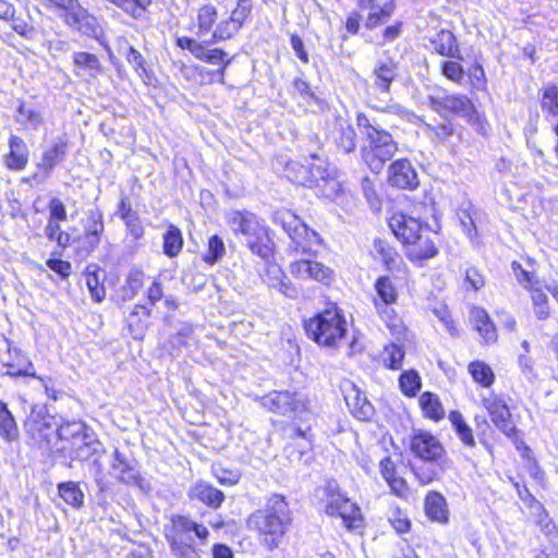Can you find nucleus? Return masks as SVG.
<instances>
[{"mask_svg": "<svg viewBox=\"0 0 558 558\" xmlns=\"http://www.w3.org/2000/svg\"><path fill=\"white\" fill-rule=\"evenodd\" d=\"M385 357L384 362L385 365L390 369H400L402 366V361L404 359V351L402 347L390 343L389 345L385 347Z\"/></svg>", "mask_w": 558, "mask_h": 558, "instance_id": "nucleus-58", "label": "nucleus"}, {"mask_svg": "<svg viewBox=\"0 0 558 558\" xmlns=\"http://www.w3.org/2000/svg\"><path fill=\"white\" fill-rule=\"evenodd\" d=\"M234 232L241 236V241L250 248V251L268 259L272 254V243L268 235L267 229L262 226L254 216H243L238 214L233 219Z\"/></svg>", "mask_w": 558, "mask_h": 558, "instance_id": "nucleus-10", "label": "nucleus"}, {"mask_svg": "<svg viewBox=\"0 0 558 558\" xmlns=\"http://www.w3.org/2000/svg\"><path fill=\"white\" fill-rule=\"evenodd\" d=\"M73 73L76 76L96 78L104 72L99 58L87 51H76L72 56Z\"/></svg>", "mask_w": 558, "mask_h": 558, "instance_id": "nucleus-28", "label": "nucleus"}, {"mask_svg": "<svg viewBox=\"0 0 558 558\" xmlns=\"http://www.w3.org/2000/svg\"><path fill=\"white\" fill-rule=\"evenodd\" d=\"M211 45L213 44H207V39L203 40L196 59L211 65H219L216 73L222 78L232 58H229L228 53L221 48H209Z\"/></svg>", "mask_w": 558, "mask_h": 558, "instance_id": "nucleus-33", "label": "nucleus"}, {"mask_svg": "<svg viewBox=\"0 0 558 558\" xmlns=\"http://www.w3.org/2000/svg\"><path fill=\"white\" fill-rule=\"evenodd\" d=\"M187 497L190 500L199 501L214 510L220 508L226 499L222 490L202 480L190 486Z\"/></svg>", "mask_w": 558, "mask_h": 558, "instance_id": "nucleus-23", "label": "nucleus"}, {"mask_svg": "<svg viewBox=\"0 0 558 558\" xmlns=\"http://www.w3.org/2000/svg\"><path fill=\"white\" fill-rule=\"evenodd\" d=\"M143 283V270L140 268H132L128 274L124 284L121 286V288L118 290V298L121 300V302L132 300L142 289Z\"/></svg>", "mask_w": 558, "mask_h": 558, "instance_id": "nucleus-39", "label": "nucleus"}, {"mask_svg": "<svg viewBox=\"0 0 558 558\" xmlns=\"http://www.w3.org/2000/svg\"><path fill=\"white\" fill-rule=\"evenodd\" d=\"M262 405L269 412L294 418L306 410V399L296 391H271L260 400Z\"/></svg>", "mask_w": 558, "mask_h": 558, "instance_id": "nucleus-14", "label": "nucleus"}, {"mask_svg": "<svg viewBox=\"0 0 558 558\" xmlns=\"http://www.w3.org/2000/svg\"><path fill=\"white\" fill-rule=\"evenodd\" d=\"M373 248L377 257H379L387 270L392 271L398 269L401 262L400 255L397 251L385 240L375 239Z\"/></svg>", "mask_w": 558, "mask_h": 558, "instance_id": "nucleus-40", "label": "nucleus"}, {"mask_svg": "<svg viewBox=\"0 0 558 558\" xmlns=\"http://www.w3.org/2000/svg\"><path fill=\"white\" fill-rule=\"evenodd\" d=\"M241 28L242 27L232 21L231 17L222 20L216 25L210 38L207 39V44H217L228 40L236 35Z\"/></svg>", "mask_w": 558, "mask_h": 558, "instance_id": "nucleus-49", "label": "nucleus"}, {"mask_svg": "<svg viewBox=\"0 0 558 558\" xmlns=\"http://www.w3.org/2000/svg\"><path fill=\"white\" fill-rule=\"evenodd\" d=\"M345 403L351 414L360 421H369L375 414V408L365 393L352 381L342 385Z\"/></svg>", "mask_w": 558, "mask_h": 558, "instance_id": "nucleus-18", "label": "nucleus"}, {"mask_svg": "<svg viewBox=\"0 0 558 558\" xmlns=\"http://www.w3.org/2000/svg\"><path fill=\"white\" fill-rule=\"evenodd\" d=\"M512 271L520 284H522L524 288L530 289V291L534 288H536V284L538 283L535 280V276L533 272H530L525 270L522 265L519 262H512L511 264Z\"/></svg>", "mask_w": 558, "mask_h": 558, "instance_id": "nucleus-60", "label": "nucleus"}, {"mask_svg": "<svg viewBox=\"0 0 558 558\" xmlns=\"http://www.w3.org/2000/svg\"><path fill=\"white\" fill-rule=\"evenodd\" d=\"M399 75L398 62L392 59L380 61L373 70L374 87L381 94H390L392 82Z\"/></svg>", "mask_w": 558, "mask_h": 558, "instance_id": "nucleus-27", "label": "nucleus"}, {"mask_svg": "<svg viewBox=\"0 0 558 558\" xmlns=\"http://www.w3.org/2000/svg\"><path fill=\"white\" fill-rule=\"evenodd\" d=\"M449 421L461 442L465 447L473 448L475 446L473 430L464 421L463 415L459 411H451Z\"/></svg>", "mask_w": 558, "mask_h": 558, "instance_id": "nucleus-45", "label": "nucleus"}, {"mask_svg": "<svg viewBox=\"0 0 558 558\" xmlns=\"http://www.w3.org/2000/svg\"><path fill=\"white\" fill-rule=\"evenodd\" d=\"M19 427L7 403L0 400V436L12 442L19 439Z\"/></svg>", "mask_w": 558, "mask_h": 558, "instance_id": "nucleus-42", "label": "nucleus"}, {"mask_svg": "<svg viewBox=\"0 0 558 558\" xmlns=\"http://www.w3.org/2000/svg\"><path fill=\"white\" fill-rule=\"evenodd\" d=\"M308 159V171L311 175V189L317 187L328 198L339 195L341 185L336 178V169L330 166L326 158L317 153L311 154Z\"/></svg>", "mask_w": 558, "mask_h": 558, "instance_id": "nucleus-12", "label": "nucleus"}, {"mask_svg": "<svg viewBox=\"0 0 558 558\" xmlns=\"http://www.w3.org/2000/svg\"><path fill=\"white\" fill-rule=\"evenodd\" d=\"M291 272L302 279L311 278L324 284H329L333 277V271L318 262L310 259H300L291 264Z\"/></svg>", "mask_w": 558, "mask_h": 558, "instance_id": "nucleus-22", "label": "nucleus"}, {"mask_svg": "<svg viewBox=\"0 0 558 558\" xmlns=\"http://www.w3.org/2000/svg\"><path fill=\"white\" fill-rule=\"evenodd\" d=\"M17 113L21 118H17V122L20 123H28L32 128L37 129L41 122V116L39 112L34 110L31 107H27L24 102H21L17 108Z\"/></svg>", "mask_w": 558, "mask_h": 558, "instance_id": "nucleus-62", "label": "nucleus"}, {"mask_svg": "<svg viewBox=\"0 0 558 558\" xmlns=\"http://www.w3.org/2000/svg\"><path fill=\"white\" fill-rule=\"evenodd\" d=\"M531 299L533 302L534 314L538 319H546L549 317L550 311L548 306L547 295L542 291L541 288H534L531 290Z\"/></svg>", "mask_w": 558, "mask_h": 558, "instance_id": "nucleus-55", "label": "nucleus"}, {"mask_svg": "<svg viewBox=\"0 0 558 558\" xmlns=\"http://www.w3.org/2000/svg\"><path fill=\"white\" fill-rule=\"evenodd\" d=\"M441 74L449 81L453 83L461 84L464 80V69L463 66L454 60H446L441 62L440 65Z\"/></svg>", "mask_w": 558, "mask_h": 558, "instance_id": "nucleus-57", "label": "nucleus"}, {"mask_svg": "<svg viewBox=\"0 0 558 558\" xmlns=\"http://www.w3.org/2000/svg\"><path fill=\"white\" fill-rule=\"evenodd\" d=\"M271 221L283 229L295 244L296 251L307 253L311 251L313 243L320 242L319 234L290 209L281 208L274 210L271 213Z\"/></svg>", "mask_w": 558, "mask_h": 558, "instance_id": "nucleus-8", "label": "nucleus"}, {"mask_svg": "<svg viewBox=\"0 0 558 558\" xmlns=\"http://www.w3.org/2000/svg\"><path fill=\"white\" fill-rule=\"evenodd\" d=\"M56 451L69 458L70 461H92L97 457H102L106 453L104 444L98 439L95 432L92 429L89 433L83 435L81 439L75 442L69 450L62 446L56 448Z\"/></svg>", "mask_w": 558, "mask_h": 558, "instance_id": "nucleus-15", "label": "nucleus"}, {"mask_svg": "<svg viewBox=\"0 0 558 558\" xmlns=\"http://www.w3.org/2000/svg\"><path fill=\"white\" fill-rule=\"evenodd\" d=\"M29 150L24 140L17 135L9 138V153L4 156V165L13 171L24 170L28 163Z\"/></svg>", "mask_w": 558, "mask_h": 558, "instance_id": "nucleus-26", "label": "nucleus"}, {"mask_svg": "<svg viewBox=\"0 0 558 558\" xmlns=\"http://www.w3.org/2000/svg\"><path fill=\"white\" fill-rule=\"evenodd\" d=\"M424 511L426 517L438 523L449 521V509L446 498L438 492L430 490L424 499Z\"/></svg>", "mask_w": 558, "mask_h": 558, "instance_id": "nucleus-31", "label": "nucleus"}, {"mask_svg": "<svg viewBox=\"0 0 558 558\" xmlns=\"http://www.w3.org/2000/svg\"><path fill=\"white\" fill-rule=\"evenodd\" d=\"M331 137L338 154L349 155L355 151L356 132L348 121L343 119L337 120Z\"/></svg>", "mask_w": 558, "mask_h": 558, "instance_id": "nucleus-25", "label": "nucleus"}, {"mask_svg": "<svg viewBox=\"0 0 558 558\" xmlns=\"http://www.w3.org/2000/svg\"><path fill=\"white\" fill-rule=\"evenodd\" d=\"M214 475L219 484L225 486H233L239 483L241 473L238 470H227L223 468H214Z\"/></svg>", "mask_w": 558, "mask_h": 558, "instance_id": "nucleus-64", "label": "nucleus"}, {"mask_svg": "<svg viewBox=\"0 0 558 558\" xmlns=\"http://www.w3.org/2000/svg\"><path fill=\"white\" fill-rule=\"evenodd\" d=\"M308 159L305 163L299 161H289L286 166V173L289 180L305 187L311 189V175L308 174Z\"/></svg>", "mask_w": 558, "mask_h": 558, "instance_id": "nucleus-47", "label": "nucleus"}, {"mask_svg": "<svg viewBox=\"0 0 558 558\" xmlns=\"http://www.w3.org/2000/svg\"><path fill=\"white\" fill-rule=\"evenodd\" d=\"M426 104L429 109L438 113L442 119L448 118V116L462 118L477 134L487 136L489 133L490 128L485 116L475 108L473 101L466 95L441 92L428 95Z\"/></svg>", "mask_w": 558, "mask_h": 558, "instance_id": "nucleus-5", "label": "nucleus"}, {"mask_svg": "<svg viewBox=\"0 0 558 558\" xmlns=\"http://www.w3.org/2000/svg\"><path fill=\"white\" fill-rule=\"evenodd\" d=\"M105 277V271L98 269L96 266H94L93 270L90 269V266L86 268V286L90 298L96 303H101L106 298V288L104 286Z\"/></svg>", "mask_w": 558, "mask_h": 558, "instance_id": "nucleus-38", "label": "nucleus"}, {"mask_svg": "<svg viewBox=\"0 0 558 558\" xmlns=\"http://www.w3.org/2000/svg\"><path fill=\"white\" fill-rule=\"evenodd\" d=\"M184 244L182 231L174 225H169L162 234V252L169 258L177 257Z\"/></svg>", "mask_w": 558, "mask_h": 558, "instance_id": "nucleus-37", "label": "nucleus"}, {"mask_svg": "<svg viewBox=\"0 0 558 558\" xmlns=\"http://www.w3.org/2000/svg\"><path fill=\"white\" fill-rule=\"evenodd\" d=\"M292 85L296 93H299L304 98H308L307 104L315 105L319 110L326 109V101L312 90L310 84L305 80L302 77H295Z\"/></svg>", "mask_w": 558, "mask_h": 558, "instance_id": "nucleus-53", "label": "nucleus"}, {"mask_svg": "<svg viewBox=\"0 0 558 558\" xmlns=\"http://www.w3.org/2000/svg\"><path fill=\"white\" fill-rule=\"evenodd\" d=\"M389 228L405 247V255L410 260L422 262L438 254L432 238L436 235V231L426 222L403 213H396L389 219Z\"/></svg>", "mask_w": 558, "mask_h": 558, "instance_id": "nucleus-3", "label": "nucleus"}, {"mask_svg": "<svg viewBox=\"0 0 558 558\" xmlns=\"http://www.w3.org/2000/svg\"><path fill=\"white\" fill-rule=\"evenodd\" d=\"M420 405L424 415L435 422L445 416V410L437 395L425 391L420 397Z\"/></svg>", "mask_w": 558, "mask_h": 558, "instance_id": "nucleus-44", "label": "nucleus"}, {"mask_svg": "<svg viewBox=\"0 0 558 558\" xmlns=\"http://www.w3.org/2000/svg\"><path fill=\"white\" fill-rule=\"evenodd\" d=\"M428 48L437 54L454 60H463L456 35L448 29H440L428 38Z\"/></svg>", "mask_w": 558, "mask_h": 558, "instance_id": "nucleus-21", "label": "nucleus"}, {"mask_svg": "<svg viewBox=\"0 0 558 558\" xmlns=\"http://www.w3.org/2000/svg\"><path fill=\"white\" fill-rule=\"evenodd\" d=\"M123 56L132 65L133 70L136 74L142 78L145 85H153L155 81L154 72L148 69L147 62L143 54L133 46H131L128 41H125V50L123 51Z\"/></svg>", "mask_w": 558, "mask_h": 558, "instance_id": "nucleus-34", "label": "nucleus"}, {"mask_svg": "<svg viewBox=\"0 0 558 558\" xmlns=\"http://www.w3.org/2000/svg\"><path fill=\"white\" fill-rule=\"evenodd\" d=\"M426 128L440 142H446L454 134V124L448 118L437 124H426Z\"/></svg>", "mask_w": 558, "mask_h": 558, "instance_id": "nucleus-59", "label": "nucleus"}, {"mask_svg": "<svg viewBox=\"0 0 558 558\" xmlns=\"http://www.w3.org/2000/svg\"><path fill=\"white\" fill-rule=\"evenodd\" d=\"M59 416L49 413L47 404H34L24 427L45 450H52L57 440Z\"/></svg>", "mask_w": 558, "mask_h": 558, "instance_id": "nucleus-9", "label": "nucleus"}, {"mask_svg": "<svg viewBox=\"0 0 558 558\" xmlns=\"http://www.w3.org/2000/svg\"><path fill=\"white\" fill-rule=\"evenodd\" d=\"M325 512L330 517H340L344 526L352 531L362 525V513L360 507L340 489L335 480L327 481L325 488Z\"/></svg>", "mask_w": 558, "mask_h": 558, "instance_id": "nucleus-7", "label": "nucleus"}, {"mask_svg": "<svg viewBox=\"0 0 558 558\" xmlns=\"http://www.w3.org/2000/svg\"><path fill=\"white\" fill-rule=\"evenodd\" d=\"M410 449L422 461H438L445 453L440 441L425 430H415L413 433Z\"/></svg>", "mask_w": 558, "mask_h": 558, "instance_id": "nucleus-17", "label": "nucleus"}, {"mask_svg": "<svg viewBox=\"0 0 558 558\" xmlns=\"http://www.w3.org/2000/svg\"><path fill=\"white\" fill-rule=\"evenodd\" d=\"M253 10L252 0H238L236 7L232 10L230 17L240 27H243L245 21L251 15Z\"/></svg>", "mask_w": 558, "mask_h": 558, "instance_id": "nucleus-61", "label": "nucleus"}, {"mask_svg": "<svg viewBox=\"0 0 558 558\" xmlns=\"http://www.w3.org/2000/svg\"><path fill=\"white\" fill-rule=\"evenodd\" d=\"M218 19V11L213 4H205L198 9L197 13V35L208 34Z\"/></svg>", "mask_w": 558, "mask_h": 558, "instance_id": "nucleus-50", "label": "nucleus"}, {"mask_svg": "<svg viewBox=\"0 0 558 558\" xmlns=\"http://www.w3.org/2000/svg\"><path fill=\"white\" fill-rule=\"evenodd\" d=\"M356 126L362 137L360 149L362 161L373 173H380L398 151L397 141L375 118L364 112L356 114Z\"/></svg>", "mask_w": 558, "mask_h": 558, "instance_id": "nucleus-2", "label": "nucleus"}, {"mask_svg": "<svg viewBox=\"0 0 558 558\" xmlns=\"http://www.w3.org/2000/svg\"><path fill=\"white\" fill-rule=\"evenodd\" d=\"M483 403L495 426L507 437H514L518 429L511 420V413L506 402L497 397H492L485 398Z\"/></svg>", "mask_w": 558, "mask_h": 558, "instance_id": "nucleus-20", "label": "nucleus"}, {"mask_svg": "<svg viewBox=\"0 0 558 558\" xmlns=\"http://www.w3.org/2000/svg\"><path fill=\"white\" fill-rule=\"evenodd\" d=\"M375 290L385 305H389L396 302L398 294L396 288L392 284V281L388 276L379 277L376 280Z\"/></svg>", "mask_w": 558, "mask_h": 558, "instance_id": "nucleus-54", "label": "nucleus"}, {"mask_svg": "<svg viewBox=\"0 0 558 558\" xmlns=\"http://www.w3.org/2000/svg\"><path fill=\"white\" fill-rule=\"evenodd\" d=\"M153 310L146 305L137 304L126 316L125 323L134 340H142L148 329Z\"/></svg>", "mask_w": 558, "mask_h": 558, "instance_id": "nucleus-30", "label": "nucleus"}, {"mask_svg": "<svg viewBox=\"0 0 558 558\" xmlns=\"http://www.w3.org/2000/svg\"><path fill=\"white\" fill-rule=\"evenodd\" d=\"M60 16L63 19L66 26L84 36L96 38L100 32L97 19L90 14L80 1L74 3V7L70 8L65 14H61Z\"/></svg>", "mask_w": 558, "mask_h": 558, "instance_id": "nucleus-16", "label": "nucleus"}, {"mask_svg": "<svg viewBox=\"0 0 558 558\" xmlns=\"http://www.w3.org/2000/svg\"><path fill=\"white\" fill-rule=\"evenodd\" d=\"M470 319L476 331L486 342H495L497 340L496 327L484 308L473 307L470 313Z\"/></svg>", "mask_w": 558, "mask_h": 558, "instance_id": "nucleus-35", "label": "nucleus"}, {"mask_svg": "<svg viewBox=\"0 0 558 558\" xmlns=\"http://www.w3.org/2000/svg\"><path fill=\"white\" fill-rule=\"evenodd\" d=\"M387 181L389 185L403 190H415L420 182L417 173L408 159H397L390 163Z\"/></svg>", "mask_w": 558, "mask_h": 558, "instance_id": "nucleus-19", "label": "nucleus"}, {"mask_svg": "<svg viewBox=\"0 0 558 558\" xmlns=\"http://www.w3.org/2000/svg\"><path fill=\"white\" fill-rule=\"evenodd\" d=\"M60 498L74 509H80L84 506V493L77 482H61L57 485Z\"/></svg>", "mask_w": 558, "mask_h": 558, "instance_id": "nucleus-41", "label": "nucleus"}, {"mask_svg": "<svg viewBox=\"0 0 558 558\" xmlns=\"http://www.w3.org/2000/svg\"><path fill=\"white\" fill-rule=\"evenodd\" d=\"M112 4L122 9L125 13L130 14L134 19L142 16L145 10V4L141 0H108Z\"/></svg>", "mask_w": 558, "mask_h": 558, "instance_id": "nucleus-63", "label": "nucleus"}, {"mask_svg": "<svg viewBox=\"0 0 558 558\" xmlns=\"http://www.w3.org/2000/svg\"><path fill=\"white\" fill-rule=\"evenodd\" d=\"M84 242L89 250H95L100 243V236L105 231L104 214L98 206L86 211V219L83 225Z\"/></svg>", "mask_w": 558, "mask_h": 558, "instance_id": "nucleus-24", "label": "nucleus"}, {"mask_svg": "<svg viewBox=\"0 0 558 558\" xmlns=\"http://www.w3.org/2000/svg\"><path fill=\"white\" fill-rule=\"evenodd\" d=\"M411 470L421 485H428L439 478L442 468L437 461H422L420 464H412Z\"/></svg>", "mask_w": 558, "mask_h": 558, "instance_id": "nucleus-43", "label": "nucleus"}, {"mask_svg": "<svg viewBox=\"0 0 558 558\" xmlns=\"http://www.w3.org/2000/svg\"><path fill=\"white\" fill-rule=\"evenodd\" d=\"M541 107L548 114L558 116V87L549 85L543 90Z\"/></svg>", "mask_w": 558, "mask_h": 558, "instance_id": "nucleus-56", "label": "nucleus"}, {"mask_svg": "<svg viewBox=\"0 0 558 558\" xmlns=\"http://www.w3.org/2000/svg\"><path fill=\"white\" fill-rule=\"evenodd\" d=\"M9 354L13 362L4 364L7 368H15L16 372L7 371L4 375L15 378V377H33L37 378L39 375L36 374L34 369V364L28 357V355L17 348L9 347Z\"/></svg>", "mask_w": 558, "mask_h": 558, "instance_id": "nucleus-32", "label": "nucleus"}, {"mask_svg": "<svg viewBox=\"0 0 558 558\" xmlns=\"http://www.w3.org/2000/svg\"><path fill=\"white\" fill-rule=\"evenodd\" d=\"M208 527L189 514L172 513L163 525V536L174 558H202L198 546L209 538Z\"/></svg>", "mask_w": 558, "mask_h": 558, "instance_id": "nucleus-4", "label": "nucleus"}, {"mask_svg": "<svg viewBox=\"0 0 558 558\" xmlns=\"http://www.w3.org/2000/svg\"><path fill=\"white\" fill-rule=\"evenodd\" d=\"M396 10L395 2L388 1L384 5H377L375 10H371L368 13L366 21H365V27L367 29H374L377 26L385 24L388 22L390 16L393 14Z\"/></svg>", "mask_w": 558, "mask_h": 558, "instance_id": "nucleus-48", "label": "nucleus"}, {"mask_svg": "<svg viewBox=\"0 0 558 558\" xmlns=\"http://www.w3.org/2000/svg\"><path fill=\"white\" fill-rule=\"evenodd\" d=\"M92 429L93 428L81 420H69L60 415L57 428V440L69 442L70 447H72L83 435L89 433Z\"/></svg>", "mask_w": 558, "mask_h": 558, "instance_id": "nucleus-29", "label": "nucleus"}, {"mask_svg": "<svg viewBox=\"0 0 558 558\" xmlns=\"http://www.w3.org/2000/svg\"><path fill=\"white\" fill-rule=\"evenodd\" d=\"M69 149V140L65 134L56 137L51 145L43 150L41 158L36 163L37 171L24 181L45 183L51 177L54 168L66 159Z\"/></svg>", "mask_w": 558, "mask_h": 558, "instance_id": "nucleus-13", "label": "nucleus"}, {"mask_svg": "<svg viewBox=\"0 0 558 558\" xmlns=\"http://www.w3.org/2000/svg\"><path fill=\"white\" fill-rule=\"evenodd\" d=\"M468 368L474 381L481 384L483 387L488 388L494 384L495 375L486 363L474 361L469 364Z\"/></svg>", "mask_w": 558, "mask_h": 558, "instance_id": "nucleus-51", "label": "nucleus"}, {"mask_svg": "<svg viewBox=\"0 0 558 558\" xmlns=\"http://www.w3.org/2000/svg\"><path fill=\"white\" fill-rule=\"evenodd\" d=\"M110 475L119 483L137 487L146 495L153 490L151 484L141 475L135 460L129 459L118 448L110 460Z\"/></svg>", "mask_w": 558, "mask_h": 558, "instance_id": "nucleus-11", "label": "nucleus"}, {"mask_svg": "<svg viewBox=\"0 0 558 558\" xmlns=\"http://www.w3.org/2000/svg\"><path fill=\"white\" fill-rule=\"evenodd\" d=\"M292 523V511L284 496L272 494L263 508L251 513L246 525L258 534L260 544L268 550L279 547Z\"/></svg>", "mask_w": 558, "mask_h": 558, "instance_id": "nucleus-1", "label": "nucleus"}, {"mask_svg": "<svg viewBox=\"0 0 558 558\" xmlns=\"http://www.w3.org/2000/svg\"><path fill=\"white\" fill-rule=\"evenodd\" d=\"M226 253L223 239L218 234H214L208 239L207 250L203 253L202 260L209 266H214L225 257Z\"/></svg>", "mask_w": 558, "mask_h": 558, "instance_id": "nucleus-46", "label": "nucleus"}, {"mask_svg": "<svg viewBox=\"0 0 558 558\" xmlns=\"http://www.w3.org/2000/svg\"><path fill=\"white\" fill-rule=\"evenodd\" d=\"M304 329L310 339L319 345L336 348L348 331L343 311L335 303L304 322Z\"/></svg>", "mask_w": 558, "mask_h": 558, "instance_id": "nucleus-6", "label": "nucleus"}, {"mask_svg": "<svg viewBox=\"0 0 558 558\" xmlns=\"http://www.w3.org/2000/svg\"><path fill=\"white\" fill-rule=\"evenodd\" d=\"M268 286L289 299L294 300L299 296L298 288L279 267L274 266L268 269Z\"/></svg>", "mask_w": 558, "mask_h": 558, "instance_id": "nucleus-36", "label": "nucleus"}, {"mask_svg": "<svg viewBox=\"0 0 558 558\" xmlns=\"http://www.w3.org/2000/svg\"><path fill=\"white\" fill-rule=\"evenodd\" d=\"M399 386L405 396H416L422 387L421 376L417 371L410 369L402 372L399 376Z\"/></svg>", "mask_w": 558, "mask_h": 558, "instance_id": "nucleus-52", "label": "nucleus"}]
</instances>
